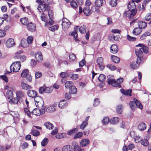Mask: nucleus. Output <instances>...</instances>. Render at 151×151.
<instances>
[{"instance_id":"f257e3e1","label":"nucleus","mask_w":151,"mask_h":151,"mask_svg":"<svg viewBox=\"0 0 151 151\" xmlns=\"http://www.w3.org/2000/svg\"><path fill=\"white\" fill-rule=\"evenodd\" d=\"M136 8L135 3L133 2H129L128 5V8L129 10L124 12V14L125 17H128L131 19L133 17L137 12L135 9Z\"/></svg>"},{"instance_id":"f03ea898","label":"nucleus","mask_w":151,"mask_h":151,"mask_svg":"<svg viewBox=\"0 0 151 151\" xmlns=\"http://www.w3.org/2000/svg\"><path fill=\"white\" fill-rule=\"evenodd\" d=\"M108 83L109 84H111L112 86L114 87H119V84H121L123 81L122 78H120L118 79L116 81L112 75H109L107 76Z\"/></svg>"},{"instance_id":"7ed1b4c3","label":"nucleus","mask_w":151,"mask_h":151,"mask_svg":"<svg viewBox=\"0 0 151 151\" xmlns=\"http://www.w3.org/2000/svg\"><path fill=\"white\" fill-rule=\"evenodd\" d=\"M21 64L19 61H16L13 63L10 67L11 71L14 72H18L20 68Z\"/></svg>"},{"instance_id":"20e7f679","label":"nucleus","mask_w":151,"mask_h":151,"mask_svg":"<svg viewBox=\"0 0 151 151\" xmlns=\"http://www.w3.org/2000/svg\"><path fill=\"white\" fill-rule=\"evenodd\" d=\"M21 77L22 78H25L27 81H31L32 79L31 75L29 73L28 69L23 70L21 74Z\"/></svg>"},{"instance_id":"39448f33","label":"nucleus","mask_w":151,"mask_h":151,"mask_svg":"<svg viewBox=\"0 0 151 151\" xmlns=\"http://www.w3.org/2000/svg\"><path fill=\"white\" fill-rule=\"evenodd\" d=\"M62 27L64 30L68 29L70 27L71 23L70 21L66 18H63L62 20Z\"/></svg>"},{"instance_id":"423d86ee","label":"nucleus","mask_w":151,"mask_h":151,"mask_svg":"<svg viewBox=\"0 0 151 151\" xmlns=\"http://www.w3.org/2000/svg\"><path fill=\"white\" fill-rule=\"evenodd\" d=\"M47 4H40L37 7L38 10L41 12H44L45 11L48 10L50 9V7Z\"/></svg>"},{"instance_id":"0eeeda50","label":"nucleus","mask_w":151,"mask_h":151,"mask_svg":"<svg viewBox=\"0 0 151 151\" xmlns=\"http://www.w3.org/2000/svg\"><path fill=\"white\" fill-rule=\"evenodd\" d=\"M45 109H34L32 112V114L37 116L40 115H42L45 113Z\"/></svg>"},{"instance_id":"6e6552de","label":"nucleus","mask_w":151,"mask_h":151,"mask_svg":"<svg viewBox=\"0 0 151 151\" xmlns=\"http://www.w3.org/2000/svg\"><path fill=\"white\" fill-rule=\"evenodd\" d=\"M140 61V58H137L136 61H133L131 63L130 65V67L134 69H137L139 67V64Z\"/></svg>"},{"instance_id":"1a4fd4ad","label":"nucleus","mask_w":151,"mask_h":151,"mask_svg":"<svg viewBox=\"0 0 151 151\" xmlns=\"http://www.w3.org/2000/svg\"><path fill=\"white\" fill-rule=\"evenodd\" d=\"M97 63L100 70H102L104 69L105 66L103 65V59L102 58H98L97 60Z\"/></svg>"},{"instance_id":"9d476101","label":"nucleus","mask_w":151,"mask_h":151,"mask_svg":"<svg viewBox=\"0 0 151 151\" xmlns=\"http://www.w3.org/2000/svg\"><path fill=\"white\" fill-rule=\"evenodd\" d=\"M35 57L36 60L38 62L40 63L42 61V55L41 51H37L35 54Z\"/></svg>"},{"instance_id":"9b49d317","label":"nucleus","mask_w":151,"mask_h":151,"mask_svg":"<svg viewBox=\"0 0 151 151\" xmlns=\"http://www.w3.org/2000/svg\"><path fill=\"white\" fill-rule=\"evenodd\" d=\"M15 45L14 40L12 38H9L6 41V46L8 48L14 46Z\"/></svg>"},{"instance_id":"f8f14e48","label":"nucleus","mask_w":151,"mask_h":151,"mask_svg":"<svg viewBox=\"0 0 151 151\" xmlns=\"http://www.w3.org/2000/svg\"><path fill=\"white\" fill-rule=\"evenodd\" d=\"M27 27L28 29L32 32H34L36 30L35 25L32 22H30L27 24Z\"/></svg>"},{"instance_id":"ddd939ff","label":"nucleus","mask_w":151,"mask_h":151,"mask_svg":"<svg viewBox=\"0 0 151 151\" xmlns=\"http://www.w3.org/2000/svg\"><path fill=\"white\" fill-rule=\"evenodd\" d=\"M90 141L88 139H82L80 142V144L82 147L87 146L89 143Z\"/></svg>"},{"instance_id":"4468645a","label":"nucleus","mask_w":151,"mask_h":151,"mask_svg":"<svg viewBox=\"0 0 151 151\" xmlns=\"http://www.w3.org/2000/svg\"><path fill=\"white\" fill-rule=\"evenodd\" d=\"M27 95L30 97H35L37 94V93L35 91L33 90H29L27 92Z\"/></svg>"},{"instance_id":"2eb2a0df","label":"nucleus","mask_w":151,"mask_h":151,"mask_svg":"<svg viewBox=\"0 0 151 151\" xmlns=\"http://www.w3.org/2000/svg\"><path fill=\"white\" fill-rule=\"evenodd\" d=\"M67 105V101L63 99L61 100L58 106L59 108H63L66 106Z\"/></svg>"},{"instance_id":"dca6fc26","label":"nucleus","mask_w":151,"mask_h":151,"mask_svg":"<svg viewBox=\"0 0 151 151\" xmlns=\"http://www.w3.org/2000/svg\"><path fill=\"white\" fill-rule=\"evenodd\" d=\"M142 30L139 27L134 28L132 31L133 34L135 35H139L142 32Z\"/></svg>"},{"instance_id":"f3484780","label":"nucleus","mask_w":151,"mask_h":151,"mask_svg":"<svg viewBox=\"0 0 151 151\" xmlns=\"http://www.w3.org/2000/svg\"><path fill=\"white\" fill-rule=\"evenodd\" d=\"M17 98L19 100L23 98L24 96V93L21 91H18L16 92Z\"/></svg>"},{"instance_id":"a211bd4d","label":"nucleus","mask_w":151,"mask_h":151,"mask_svg":"<svg viewBox=\"0 0 151 151\" xmlns=\"http://www.w3.org/2000/svg\"><path fill=\"white\" fill-rule=\"evenodd\" d=\"M55 105H53L51 106H49L46 108V112L49 113L53 112L55 110Z\"/></svg>"},{"instance_id":"6ab92c4d","label":"nucleus","mask_w":151,"mask_h":151,"mask_svg":"<svg viewBox=\"0 0 151 151\" xmlns=\"http://www.w3.org/2000/svg\"><path fill=\"white\" fill-rule=\"evenodd\" d=\"M142 51L141 47L135 50V53L138 57L137 58H140L141 59V57L142 56L143 53Z\"/></svg>"},{"instance_id":"aec40b11","label":"nucleus","mask_w":151,"mask_h":151,"mask_svg":"<svg viewBox=\"0 0 151 151\" xmlns=\"http://www.w3.org/2000/svg\"><path fill=\"white\" fill-rule=\"evenodd\" d=\"M21 87L22 89L25 90L30 89L32 88L31 86L23 82L21 83Z\"/></svg>"},{"instance_id":"412c9836","label":"nucleus","mask_w":151,"mask_h":151,"mask_svg":"<svg viewBox=\"0 0 151 151\" xmlns=\"http://www.w3.org/2000/svg\"><path fill=\"white\" fill-rule=\"evenodd\" d=\"M136 46L141 47L142 50L145 53H147L148 52V48L146 46H145L142 44H139L136 45Z\"/></svg>"},{"instance_id":"4be33fe9","label":"nucleus","mask_w":151,"mask_h":151,"mask_svg":"<svg viewBox=\"0 0 151 151\" xmlns=\"http://www.w3.org/2000/svg\"><path fill=\"white\" fill-rule=\"evenodd\" d=\"M111 52L112 53H115L118 51L117 46L115 44L113 45L110 47Z\"/></svg>"},{"instance_id":"5701e85b","label":"nucleus","mask_w":151,"mask_h":151,"mask_svg":"<svg viewBox=\"0 0 151 151\" xmlns=\"http://www.w3.org/2000/svg\"><path fill=\"white\" fill-rule=\"evenodd\" d=\"M146 124L143 122H141L138 126V128L140 131H143L146 129Z\"/></svg>"},{"instance_id":"b1692460","label":"nucleus","mask_w":151,"mask_h":151,"mask_svg":"<svg viewBox=\"0 0 151 151\" xmlns=\"http://www.w3.org/2000/svg\"><path fill=\"white\" fill-rule=\"evenodd\" d=\"M120 91L123 94L125 95H129L130 96H131V95L132 90L131 89H130L127 90V91H125L123 89H121L120 90Z\"/></svg>"},{"instance_id":"393cba45","label":"nucleus","mask_w":151,"mask_h":151,"mask_svg":"<svg viewBox=\"0 0 151 151\" xmlns=\"http://www.w3.org/2000/svg\"><path fill=\"white\" fill-rule=\"evenodd\" d=\"M138 27L142 29V28H145L146 27L147 23L144 21H140L138 22Z\"/></svg>"},{"instance_id":"a878e982","label":"nucleus","mask_w":151,"mask_h":151,"mask_svg":"<svg viewBox=\"0 0 151 151\" xmlns=\"http://www.w3.org/2000/svg\"><path fill=\"white\" fill-rule=\"evenodd\" d=\"M21 46L23 47H26L29 46V44L25 39H23L21 41Z\"/></svg>"},{"instance_id":"bb28decb","label":"nucleus","mask_w":151,"mask_h":151,"mask_svg":"<svg viewBox=\"0 0 151 151\" xmlns=\"http://www.w3.org/2000/svg\"><path fill=\"white\" fill-rule=\"evenodd\" d=\"M129 105L131 109L133 111H134L136 109L135 101L134 100L133 101H131L129 102Z\"/></svg>"},{"instance_id":"cd10ccee","label":"nucleus","mask_w":151,"mask_h":151,"mask_svg":"<svg viewBox=\"0 0 151 151\" xmlns=\"http://www.w3.org/2000/svg\"><path fill=\"white\" fill-rule=\"evenodd\" d=\"M78 28L79 26H78L75 27L74 28V30L71 34V35L75 38L76 40H78V39L76 38L78 36V34L77 32V30L76 29H78Z\"/></svg>"},{"instance_id":"c85d7f7f","label":"nucleus","mask_w":151,"mask_h":151,"mask_svg":"<svg viewBox=\"0 0 151 151\" xmlns=\"http://www.w3.org/2000/svg\"><path fill=\"white\" fill-rule=\"evenodd\" d=\"M83 12L84 14L87 16L91 14V11L89 9L88 7H85L83 10Z\"/></svg>"},{"instance_id":"c756f323","label":"nucleus","mask_w":151,"mask_h":151,"mask_svg":"<svg viewBox=\"0 0 151 151\" xmlns=\"http://www.w3.org/2000/svg\"><path fill=\"white\" fill-rule=\"evenodd\" d=\"M119 121V119L117 117H114L111 118L109 121L110 123L112 124L117 123Z\"/></svg>"},{"instance_id":"7c9ffc66","label":"nucleus","mask_w":151,"mask_h":151,"mask_svg":"<svg viewBox=\"0 0 151 151\" xmlns=\"http://www.w3.org/2000/svg\"><path fill=\"white\" fill-rule=\"evenodd\" d=\"M123 109V106L121 104H119L116 106V110L119 114H121Z\"/></svg>"},{"instance_id":"2f4dec72","label":"nucleus","mask_w":151,"mask_h":151,"mask_svg":"<svg viewBox=\"0 0 151 151\" xmlns=\"http://www.w3.org/2000/svg\"><path fill=\"white\" fill-rule=\"evenodd\" d=\"M151 35V33L150 32H146L140 36V39L141 40H144L145 39L147 36H150Z\"/></svg>"},{"instance_id":"473e14b6","label":"nucleus","mask_w":151,"mask_h":151,"mask_svg":"<svg viewBox=\"0 0 151 151\" xmlns=\"http://www.w3.org/2000/svg\"><path fill=\"white\" fill-rule=\"evenodd\" d=\"M69 92L71 94H76L77 92V89L75 86L73 85L70 88Z\"/></svg>"},{"instance_id":"72a5a7b5","label":"nucleus","mask_w":151,"mask_h":151,"mask_svg":"<svg viewBox=\"0 0 151 151\" xmlns=\"http://www.w3.org/2000/svg\"><path fill=\"white\" fill-rule=\"evenodd\" d=\"M133 100L135 101L136 106L137 107L141 109H143V106L142 104L138 101L136 98H134Z\"/></svg>"},{"instance_id":"f704fd0d","label":"nucleus","mask_w":151,"mask_h":151,"mask_svg":"<svg viewBox=\"0 0 151 151\" xmlns=\"http://www.w3.org/2000/svg\"><path fill=\"white\" fill-rule=\"evenodd\" d=\"M44 125L46 128L50 130H52L53 128V125L49 122H46L44 124Z\"/></svg>"},{"instance_id":"c9c22d12","label":"nucleus","mask_w":151,"mask_h":151,"mask_svg":"<svg viewBox=\"0 0 151 151\" xmlns=\"http://www.w3.org/2000/svg\"><path fill=\"white\" fill-rule=\"evenodd\" d=\"M111 58L112 61L115 63H118L120 61L119 59L116 56L112 55Z\"/></svg>"},{"instance_id":"e433bc0d","label":"nucleus","mask_w":151,"mask_h":151,"mask_svg":"<svg viewBox=\"0 0 151 151\" xmlns=\"http://www.w3.org/2000/svg\"><path fill=\"white\" fill-rule=\"evenodd\" d=\"M103 3V0H96L95 1V4L96 6L100 7L102 6Z\"/></svg>"},{"instance_id":"4c0bfd02","label":"nucleus","mask_w":151,"mask_h":151,"mask_svg":"<svg viewBox=\"0 0 151 151\" xmlns=\"http://www.w3.org/2000/svg\"><path fill=\"white\" fill-rule=\"evenodd\" d=\"M19 99L17 98H12L9 101L10 104H17L19 101Z\"/></svg>"},{"instance_id":"58836bf2","label":"nucleus","mask_w":151,"mask_h":151,"mask_svg":"<svg viewBox=\"0 0 151 151\" xmlns=\"http://www.w3.org/2000/svg\"><path fill=\"white\" fill-rule=\"evenodd\" d=\"M7 96L9 99H11L13 97V94L12 91L10 90L7 91L6 92Z\"/></svg>"},{"instance_id":"ea45409f","label":"nucleus","mask_w":151,"mask_h":151,"mask_svg":"<svg viewBox=\"0 0 151 151\" xmlns=\"http://www.w3.org/2000/svg\"><path fill=\"white\" fill-rule=\"evenodd\" d=\"M73 83L71 81H68L65 83V86L66 88H70L73 85Z\"/></svg>"},{"instance_id":"a19ab883","label":"nucleus","mask_w":151,"mask_h":151,"mask_svg":"<svg viewBox=\"0 0 151 151\" xmlns=\"http://www.w3.org/2000/svg\"><path fill=\"white\" fill-rule=\"evenodd\" d=\"M86 27L84 25L81 26L79 29L80 32L82 33H85L86 32Z\"/></svg>"},{"instance_id":"79ce46f5","label":"nucleus","mask_w":151,"mask_h":151,"mask_svg":"<svg viewBox=\"0 0 151 151\" xmlns=\"http://www.w3.org/2000/svg\"><path fill=\"white\" fill-rule=\"evenodd\" d=\"M63 151H73L72 148L69 145H66L63 147Z\"/></svg>"},{"instance_id":"37998d69","label":"nucleus","mask_w":151,"mask_h":151,"mask_svg":"<svg viewBox=\"0 0 151 151\" xmlns=\"http://www.w3.org/2000/svg\"><path fill=\"white\" fill-rule=\"evenodd\" d=\"M32 134L35 136H37L40 135V132L35 129H33L32 132Z\"/></svg>"},{"instance_id":"c03bdc74","label":"nucleus","mask_w":151,"mask_h":151,"mask_svg":"<svg viewBox=\"0 0 151 151\" xmlns=\"http://www.w3.org/2000/svg\"><path fill=\"white\" fill-rule=\"evenodd\" d=\"M141 144L144 146H147L149 143V142L147 139H143L141 140Z\"/></svg>"},{"instance_id":"a18cd8bd","label":"nucleus","mask_w":151,"mask_h":151,"mask_svg":"<svg viewBox=\"0 0 151 151\" xmlns=\"http://www.w3.org/2000/svg\"><path fill=\"white\" fill-rule=\"evenodd\" d=\"M42 98L38 96H36L35 97H34V100L36 105H37L36 103L37 102L41 101V102H42Z\"/></svg>"},{"instance_id":"49530a36","label":"nucleus","mask_w":151,"mask_h":151,"mask_svg":"<svg viewBox=\"0 0 151 151\" xmlns=\"http://www.w3.org/2000/svg\"><path fill=\"white\" fill-rule=\"evenodd\" d=\"M74 143H75V144L74 145H73V143L72 144V145L73 147V150L74 151H79V150H80L81 148L79 145L76 144L75 142Z\"/></svg>"},{"instance_id":"de8ad7c7","label":"nucleus","mask_w":151,"mask_h":151,"mask_svg":"<svg viewBox=\"0 0 151 151\" xmlns=\"http://www.w3.org/2000/svg\"><path fill=\"white\" fill-rule=\"evenodd\" d=\"M106 77L104 75L101 74L98 77L99 81L101 82H103L105 80Z\"/></svg>"},{"instance_id":"09e8293b","label":"nucleus","mask_w":151,"mask_h":151,"mask_svg":"<svg viewBox=\"0 0 151 151\" xmlns=\"http://www.w3.org/2000/svg\"><path fill=\"white\" fill-rule=\"evenodd\" d=\"M69 60L70 61L72 62L76 58V56L73 53L70 54L69 55Z\"/></svg>"},{"instance_id":"8fccbe9b","label":"nucleus","mask_w":151,"mask_h":151,"mask_svg":"<svg viewBox=\"0 0 151 151\" xmlns=\"http://www.w3.org/2000/svg\"><path fill=\"white\" fill-rule=\"evenodd\" d=\"M40 18L42 21H43L46 23L47 22V16L45 15V14L43 13L42 14Z\"/></svg>"},{"instance_id":"3c124183","label":"nucleus","mask_w":151,"mask_h":151,"mask_svg":"<svg viewBox=\"0 0 151 151\" xmlns=\"http://www.w3.org/2000/svg\"><path fill=\"white\" fill-rule=\"evenodd\" d=\"M20 21L21 23L23 24L24 25H27L28 20L25 17L22 18L21 19Z\"/></svg>"},{"instance_id":"603ef678","label":"nucleus","mask_w":151,"mask_h":151,"mask_svg":"<svg viewBox=\"0 0 151 151\" xmlns=\"http://www.w3.org/2000/svg\"><path fill=\"white\" fill-rule=\"evenodd\" d=\"M83 135V133L82 132H78L75 135L74 138L76 139L78 138H81L82 137Z\"/></svg>"},{"instance_id":"864d4df0","label":"nucleus","mask_w":151,"mask_h":151,"mask_svg":"<svg viewBox=\"0 0 151 151\" xmlns=\"http://www.w3.org/2000/svg\"><path fill=\"white\" fill-rule=\"evenodd\" d=\"M52 87H45V93H50L52 91Z\"/></svg>"},{"instance_id":"5fc2aeb1","label":"nucleus","mask_w":151,"mask_h":151,"mask_svg":"<svg viewBox=\"0 0 151 151\" xmlns=\"http://www.w3.org/2000/svg\"><path fill=\"white\" fill-rule=\"evenodd\" d=\"M70 5L73 9H76L78 7V5L75 1H73L70 2Z\"/></svg>"},{"instance_id":"6e6d98bb","label":"nucleus","mask_w":151,"mask_h":151,"mask_svg":"<svg viewBox=\"0 0 151 151\" xmlns=\"http://www.w3.org/2000/svg\"><path fill=\"white\" fill-rule=\"evenodd\" d=\"M48 142V139L46 138H45L41 142V145L43 146H45L47 145Z\"/></svg>"},{"instance_id":"4d7b16f0","label":"nucleus","mask_w":151,"mask_h":151,"mask_svg":"<svg viewBox=\"0 0 151 151\" xmlns=\"http://www.w3.org/2000/svg\"><path fill=\"white\" fill-rule=\"evenodd\" d=\"M58 28V25H56L49 27V29L52 31L54 32L55 30H57Z\"/></svg>"},{"instance_id":"13d9d810","label":"nucleus","mask_w":151,"mask_h":151,"mask_svg":"<svg viewBox=\"0 0 151 151\" xmlns=\"http://www.w3.org/2000/svg\"><path fill=\"white\" fill-rule=\"evenodd\" d=\"M106 67L112 70H114L116 69V67L112 64H108L107 65Z\"/></svg>"},{"instance_id":"bf43d9fd","label":"nucleus","mask_w":151,"mask_h":151,"mask_svg":"<svg viewBox=\"0 0 151 151\" xmlns=\"http://www.w3.org/2000/svg\"><path fill=\"white\" fill-rule=\"evenodd\" d=\"M109 119L108 117H105L102 120L103 124L104 125L107 124L109 121Z\"/></svg>"},{"instance_id":"052dcab7","label":"nucleus","mask_w":151,"mask_h":151,"mask_svg":"<svg viewBox=\"0 0 151 151\" xmlns=\"http://www.w3.org/2000/svg\"><path fill=\"white\" fill-rule=\"evenodd\" d=\"M87 124V122L83 121L80 126V128L82 130H83Z\"/></svg>"},{"instance_id":"680f3d73","label":"nucleus","mask_w":151,"mask_h":151,"mask_svg":"<svg viewBox=\"0 0 151 151\" xmlns=\"http://www.w3.org/2000/svg\"><path fill=\"white\" fill-rule=\"evenodd\" d=\"M116 0H111L110 2V4L112 7H114L117 4Z\"/></svg>"},{"instance_id":"e2e57ef3","label":"nucleus","mask_w":151,"mask_h":151,"mask_svg":"<svg viewBox=\"0 0 151 151\" xmlns=\"http://www.w3.org/2000/svg\"><path fill=\"white\" fill-rule=\"evenodd\" d=\"M23 51L22 50H20L16 53L15 54V58H16L17 59H19L20 56L22 55H21V54L23 52Z\"/></svg>"},{"instance_id":"0e129e2a","label":"nucleus","mask_w":151,"mask_h":151,"mask_svg":"<svg viewBox=\"0 0 151 151\" xmlns=\"http://www.w3.org/2000/svg\"><path fill=\"white\" fill-rule=\"evenodd\" d=\"M127 38L130 41H135L136 40V38L135 37L130 36L129 35H127Z\"/></svg>"},{"instance_id":"69168bd1","label":"nucleus","mask_w":151,"mask_h":151,"mask_svg":"<svg viewBox=\"0 0 151 151\" xmlns=\"http://www.w3.org/2000/svg\"><path fill=\"white\" fill-rule=\"evenodd\" d=\"M145 19L147 21L150 20L151 19V13L147 14L145 17Z\"/></svg>"},{"instance_id":"338daca9","label":"nucleus","mask_w":151,"mask_h":151,"mask_svg":"<svg viewBox=\"0 0 151 151\" xmlns=\"http://www.w3.org/2000/svg\"><path fill=\"white\" fill-rule=\"evenodd\" d=\"M144 4H142V5H139L138 6V9L140 11L142 12H143L145 9V6Z\"/></svg>"},{"instance_id":"774afa93","label":"nucleus","mask_w":151,"mask_h":151,"mask_svg":"<svg viewBox=\"0 0 151 151\" xmlns=\"http://www.w3.org/2000/svg\"><path fill=\"white\" fill-rule=\"evenodd\" d=\"M134 141L136 143H138L139 142L140 140H141L140 137L139 135H136L135 137L134 138Z\"/></svg>"}]
</instances>
